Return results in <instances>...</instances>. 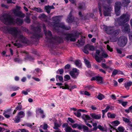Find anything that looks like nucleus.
<instances>
[{"label": "nucleus", "mask_w": 132, "mask_h": 132, "mask_svg": "<svg viewBox=\"0 0 132 132\" xmlns=\"http://www.w3.org/2000/svg\"><path fill=\"white\" fill-rule=\"evenodd\" d=\"M62 16H56L52 18V20L55 22H58L61 20Z\"/></svg>", "instance_id": "nucleus-23"}, {"label": "nucleus", "mask_w": 132, "mask_h": 132, "mask_svg": "<svg viewBox=\"0 0 132 132\" xmlns=\"http://www.w3.org/2000/svg\"><path fill=\"white\" fill-rule=\"evenodd\" d=\"M96 55L95 56V60L98 62H100L103 59L102 58H100L98 56L100 53V51L97 50H96Z\"/></svg>", "instance_id": "nucleus-15"}, {"label": "nucleus", "mask_w": 132, "mask_h": 132, "mask_svg": "<svg viewBox=\"0 0 132 132\" xmlns=\"http://www.w3.org/2000/svg\"><path fill=\"white\" fill-rule=\"evenodd\" d=\"M88 49L87 47V45H86L84 47L83 51L84 53L86 54H88L89 53V52L88 51Z\"/></svg>", "instance_id": "nucleus-40"}, {"label": "nucleus", "mask_w": 132, "mask_h": 132, "mask_svg": "<svg viewBox=\"0 0 132 132\" xmlns=\"http://www.w3.org/2000/svg\"><path fill=\"white\" fill-rule=\"evenodd\" d=\"M36 117H38L39 114L41 115H42V118H44L45 117V115L44 114L43 111L40 108H37L36 110Z\"/></svg>", "instance_id": "nucleus-17"}, {"label": "nucleus", "mask_w": 132, "mask_h": 132, "mask_svg": "<svg viewBox=\"0 0 132 132\" xmlns=\"http://www.w3.org/2000/svg\"><path fill=\"white\" fill-rule=\"evenodd\" d=\"M107 48L108 50L110 52H112V49L108 45H107Z\"/></svg>", "instance_id": "nucleus-64"}, {"label": "nucleus", "mask_w": 132, "mask_h": 132, "mask_svg": "<svg viewBox=\"0 0 132 132\" xmlns=\"http://www.w3.org/2000/svg\"><path fill=\"white\" fill-rule=\"evenodd\" d=\"M43 30L45 35L46 36V39L47 40L51 43L54 42H57L60 43L62 41L61 38H59L57 37L53 38L52 37V32L50 31H47L46 30L45 26L43 24Z\"/></svg>", "instance_id": "nucleus-3"}, {"label": "nucleus", "mask_w": 132, "mask_h": 132, "mask_svg": "<svg viewBox=\"0 0 132 132\" xmlns=\"http://www.w3.org/2000/svg\"><path fill=\"white\" fill-rule=\"evenodd\" d=\"M56 80L57 81H58V79L60 81H63V77L61 76L58 75H57L56 76Z\"/></svg>", "instance_id": "nucleus-36"}, {"label": "nucleus", "mask_w": 132, "mask_h": 132, "mask_svg": "<svg viewBox=\"0 0 132 132\" xmlns=\"http://www.w3.org/2000/svg\"><path fill=\"white\" fill-rule=\"evenodd\" d=\"M63 128H65V130L66 132H72L73 130L68 126L67 123H65L62 125Z\"/></svg>", "instance_id": "nucleus-14"}, {"label": "nucleus", "mask_w": 132, "mask_h": 132, "mask_svg": "<svg viewBox=\"0 0 132 132\" xmlns=\"http://www.w3.org/2000/svg\"><path fill=\"white\" fill-rule=\"evenodd\" d=\"M32 78L37 81L39 82L40 81L39 79L38 78H35L34 77H32Z\"/></svg>", "instance_id": "nucleus-63"}, {"label": "nucleus", "mask_w": 132, "mask_h": 132, "mask_svg": "<svg viewBox=\"0 0 132 132\" xmlns=\"http://www.w3.org/2000/svg\"><path fill=\"white\" fill-rule=\"evenodd\" d=\"M123 73L122 72L118 70H114L113 71L112 73V76H115L117 74H123Z\"/></svg>", "instance_id": "nucleus-24"}, {"label": "nucleus", "mask_w": 132, "mask_h": 132, "mask_svg": "<svg viewBox=\"0 0 132 132\" xmlns=\"http://www.w3.org/2000/svg\"><path fill=\"white\" fill-rule=\"evenodd\" d=\"M80 126H81V129L82 128L84 130H87L88 129V127L86 126L82 125H80Z\"/></svg>", "instance_id": "nucleus-54"}, {"label": "nucleus", "mask_w": 132, "mask_h": 132, "mask_svg": "<svg viewBox=\"0 0 132 132\" xmlns=\"http://www.w3.org/2000/svg\"><path fill=\"white\" fill-rule=\"evenodd\" d=\"M75 63L76 65L78 67H80L82 65L80 61L77 60L76 61Z\"/></svg>", "instance_id": "nucleus-30"}, {"label": "nucleus", "mask_w": 132, "mask_h": 132, "mask_svg": "<svg viewBox=\"0 0 132 132\" xmlns=\"http://www.w3.org/2000/svg\"><path fill=\"white\" fill-rule=\"evenodd\" d=\"M91 80H96L97 82L100 83H102L103 82V78L102 77L100 76H95L92 77L91 79Z\"/></svg>", "instance_id": "nucleus-13"}, {"label": "nucleus", "mask_w": 132, "mask_h": 132, "mask_svg": "<svg viewBox=\"0 0 132 132\" xmlns=\"http://www.w3.org/2000/svg\"><path fill=\"white\" fill-rule=\"evenodd\" d=\"M132 84V82H129L125 84V86L127 89L128 90L129 89V87Z\"/></svg>", "instance_id": "nucleus-26"}, {"label": "nucleus", "mask_w": 132, "mask_h": 132, "mask_svg": "<svg viewBox=\"0 0 132 132\" xmlns=\"http://www.w3.org/2000/svg\"><path fill=\"white\" fill-rule=\"evenodd\" d=\"M107 116L109 118L112 119L115 117L116 115L114 114H112L110 112H108L107 113Z\"/></svg>", "instance_id": "nucleus-29"}, {"label": "nucleus", "mask_w": 132, "mask_h": 132, "mask_svg": "<svg viewBox=\"0 0 132 132\" xmlns=\"http://www.w3.org/2000/svg\"><path fill=\"white\" fill-rule=\"evenodd\" d=\"M120 124V122L117 120L114 121L111 123V124L113 126H117Z\"/></svg>", "instance_id": "nucleus-38"}, {"label": "nucleus", "mask_w": 132, "mask_h": 132, "mask_svg": "<svg viewBox=\"0 0 132 132\" xmlns=\"http://www.w3.org/2000/svg\"><path fill=\"white\" fill-rule=\"evenodd\" d=\"M121 6V3L120 2L116 3L115 5V12L117 16L119 15L120 14V9Z\"/></svg>", "instance_id": "nucleus-11"}, {"label": "nucleus", "mask_w": 132, "mask_h": 132, "mask_svg": "<svg viewBox=\"0 0 132 132\" xmlns=\"http://www.w3.org/2000/svg\"><path fill=\"white\" fill-rule=\"evenodd\" d=\"M84 61L85 64L88 68L91 67V65L89 61L86 59H84Z\"/></svg>", "instance_id": "nucleus-33"}, {"label": "nucleus", "mask_w": 132, "mask_h": 132, "mask_svg": "<svg viewBox=\"0 0 132 132\" xmlns=\"http://www.w3.org/2000/svg\"><path fill=\"white\" fill-rule=\"evenodd\" d=\"M84 40L83 38H81L80 39L78 40V43L80 45H83L84 43Z\"/></svg>", "instance_id": "nucleus-44"}, {"label": "nucleus", "mask_w": 132, "mask_h": 132, "mask_svg": "<svg viewBox=\"0 0 132 132\" xmlns=\"http://www.w3.org/2000/svg\"><path fill=\"white\" fill-rule=\"evenodd\" d=\"M0 19L5 24H13L15 23L20 25L23 23V19L20 18H17L16 22L12 18L11 16L7 14H4L0 17Z\"/></svg>", "instance_id": "nucleus-1"}, {"label": "nucleus", "mask_w": 132, "mask_h": 132, "mask_svg": "<svg viewBox=\"0 0 132 132\" xmlns=\"http://www.w3.org/2000/svg\"><path fill=\"white\" fill-rule=\"evenodd\" d=\"M118 129L120 132H123L125 130V128L123 127L120 126L118 128Z\"/></svg>", "instance_id": "nucleus-45"}, {"label": "nucleus", "mask_w": 132, "mask_h": 132, "mask_svg": "<svg viewBox=\"0 0 132 132\" xmlns=\"http://www.w3.org/2000/svg\"><path fill=\"white\" fill-rule=\"evenodd\" d=\"M76 87H77L76 86V85H74L72 86H71V87H70L68 86L69 88L67 89H69L70 90H71L73 89L74 88H76Z\"/></svg>", "instance_id": "nucleus-58"}, {"label": "nucleus", "mask_w": 132, "mask_h": 132, "mask_svg": "<svg viewBox=\"0 0 132 132\" xmlns=\"http://www.w3.org/2000/svg\"><path fill=\"white\" fill-rule=\"evenodd\" d=\"M123 120L126 122L130 123L131 122L130 121L129 119L123 117Z\"/></svg>", "instance_id": "nucleus-47"}, {"label": "nucleus", "mask_w": 132, "mask_h": 132, "mask_svg": "<svg viewBox=\"0 0 132 132\" xmlns=\"http://www.w3.org/2000/svg\"><path fill=\"white\" fill-rule=\"evenodd\" d=\"M72 127L74 128H76L79 129H81L80 125H79L78 124L75 123L72 125Z\"/></svg>", "instance_id": "nucleus-31"}, {"label": "nucleus", "mask_w": 132, "mask_h": 132, "mask_svg": "<svg viewBox=\"0 0 132 132\" xmlns=\"http://www.w3.org/2000/svg\"><path fill=\"white\" fill-rule=\"evenodd\" d=\"M97 98L100 100H102L104 98V96L103 95L100 94L97 96Z\"/></svg>", "instance_id": "nucleus-42"}, {"label": "nucleus", "mask_w": 132, "mask_h": 132, "mask_svg": "<svg viewBox=\"0 0 132 132\" xmlns=\"http://www.w3.org/2000/svg\"><path fill=\"white\" fill-rule=\"evenodd\" d=\"M43 127V129L44 130H46L47 129L48 127V125L46 123H44L43 126L42 125H41L40 126V127Z\"/></svg>", "instance_id": "nucleus-49"}, {"label": "nucleus", "mask_w": 132, "mask_h": 132, "mask_svg": "<svg viewBox=\"0 0 132 132\" xmlns=\"http://www.w3.org/2000/svg\"><path fill=\"white\" fill-rule=\"evenodd\" d=\"M82 118L84 119L85 123H86V121L89 120L90 117L88 115L84 114L82 116Z\"/></svg>", "instance_id": "nucleus-28"}, {"label": "nucleus", "mask_w": 132, "mask_h": 132, "mask_svg": "<svg viewBox=\"0 0 132 132\" xmlns=\"http://www.w3.org/2000/svg\"><path fill=\"white\" fill-rule=\"evenodd\" d=\"M102 56L104 58H106L108 56V55L106 53L103 52L102 53Z\"/></svg>", "instance_id": "nucleus-57"}, {"label": "nucleus", "mask_w": 132, "mask_h": 132, "mask_svg": "<svg viewBox=\"0 0 132 132\" xmlns=\"http://www.w3.org/2000/svg\"><path fill=\"white\" fill-rule=\"evenodd\" d=\"M90 115L94 119L99 120L101 118V114L92 113L90 114Z\"/></svg>", "instance_id": "nucleus-18"}, {"label": "nucleus", "mask_w": 132, "mask_h": 132, "mask_svg": "<svg viewBox=\"0 0 132 132\" xmlns=\"http://www.w3.org/2000/svg\"><path fill=\"white\" fill-rule=\"evenodd\" d=\"M38 18L43 21H47V17L44 14H42L39 15Z\"/></svg>", "instance_id": "nucleus-22"}, {"label": "nucleus", "mask_w": 132, "mask_h": 132, "mask_svg": "<svg viewBox=\"0 0 132 132\" xmlns=\"http://www.w3.org/2000/svg\"><path fill=\"white\" fill-rule=\"evenodd\" d=\"M74 20V18L72 16V11H71L67 18L66 21L68 23H70L73 22Z\"/></svg>", "instance_id": "nucleus-16"}, {"label": "nucleus", "mask_w": 132, "mask_h": 132, "mask_svg": "<svg viewBox=\"0 0 132 132\" xmlns=\"http://www.w3.org/2000/svg\"><path fill=\"white\" fill-rule=\"evenodd\" d=\"M94 15L92 14H87L86 15L87 17H86V19H88L90 17L93 18H94Z\"/></svg>", "instance_id": "nucleus-50"}, {"label": "nucleus", "mask_w": 132, "mask_h": 132, "mask_svg": "<svg viewBox=\"0 0 132 132\" xmlns=\"http://www.w3.org/2000/svg\"><path fill=\"white\" fill-rule=\"evenodd\" d=\"M54 9L55 8L53 5L50 6L48 5L45 6V9L46 12L48 14L50 13L51 9Z\"/></svg>", "instance_id": "nucleus-20"}, {"label": "nucleus", "mask_w": 132, "mask_h": 132, "mask_svg": "<svg viewBox=\"0 0 132 132\" xmlns=\"http://www.w3.org/2000/svg\"><path fill=\"white\" fill-rule=\"evenodd\" d=\"M21 132H29V131L25 129H19Z\"/></svg>", "instance_id": "nucleus-61"}, {"label": "nucleus", "mask_w": 132, "mask_h": 132, "mask_svg": "<svg viewBox=\"0 0 132 132\" xmlns=\"http://www.w3.org/2000/svg\"><path fill=\"white\" fill-rule=\"evenodd\" d=\"M127 42V37L124 36H121L119 37L118 40V43L119 46L121 47L124 46Z\"/></svg>", "instance_id": "nucleus-8"}, {"label": "nucleus", "mask_w": 132, "mask_h": 132, "mask_svg": "<svg viewBox=\"0 0 132 132\" xmlns=\"http://www.w3.org/2000/svg\"><path fill=\"white\" fill-rule=\"evenodd\" d=\"M110 108V107L109 106H108L106 107V108L105 110H104V111L105 112H106L108 110H109Z\"/></svg>", "instance_id": "nucleus-56"}, {"label": "nucleus", "mask_w": 132, "mask_h": 132, "mask_svg": "<svg viewBox=\"0 0 132 132\" xmlns=\"http://www.w3.org/2000/svg\"><path fill=\"white\" fill-rule=\"evenodd\" d=\"M130 15L128 13H126L125 14H123L116 21L117 23H118L120 24V22L121 23H125L128 21L130 19Z\"/></svg>", "instance_id": "nucleus-6"}, {"label": "nucleus", "mask_w": 132, "mask_h": 132, "mask_svg": "<svg viewBox=\"0 0 132 132\" xmlns=\"http://www.w3.org/2000/svg\"><path fill=\"white\" fill-rule=\"evenodd\" d=\"M60 88H62L63 89H66L69 88L68 85L66 83H65L64 84L63 86H60Z\"/></svg>", "instance_id": "nucleus-39"}, {"label": "nucleus", "mask_w": 132, "mask_h": 132, "mask_svg": "<svg viewBox=\"0 0 132 132\" xmlns=\"http://www.w3.org/2000/svg\"><path fill=\"white\" fill-rule=\"evenodd\" d=\"M103 30L105 31L106 33L113 36L117 35L120 31L119 30H114L113 27H107L105 25H103Z\"/></svg>", "instance_id": "nucleus-5"}, {"label": "nucleus", "mask_w": 132, "mask_h": 132, "mask_svg": "<svg viewBox=\"0 0 132 132\" xmlns=\"http://www.w3.org/2000/svg\"><path fill=\"white\" fill-rule=\"evenodd\" d=\"M97 128L99 129L102 131H106L107 129L106 127H103L100 125H99L97 126Z\"/></svg>", "instance_id": "nucleus-32"}, {"label": "nucleus", "mask_w": 132, "mask_h": 132, "mask_svg": "<svg viewBox=\"0 0 132 132\" xmlns=\"http://www.w3.org/2000/svg\"><path fill=\"white\" fill-rule=\"evenodd\" d=\"M8 111H6L4 113H3V114L4 116L6 118H9L10 117V116L9 114H8L7 112Z\"/></svg>", "instance_id": "nucleus-52"}, {"label": "nucleus", "mask_w": 132, "mask_h": 132, "mask_svg": "<svg viewBox=\"0 0 132 132\" xmlns=\"http://www.w3.org/2000/svg\"><path fill=\"white\" fill-rule=\"evenodd\" d=\"M20 6H16V9H13L12 10V12L15 15L23 18L24 17L25 15L21 12L18 11L20 10Z\"/></svg>", "instance_id": "nucleus-9"}, {"label": "nucleus", "mask_w": 132, "mask_h": 132, "mask_svg": "<svg viewBox=\"0 0 132 132\" xmlns=\"http://www.w3.org/2000/svg\"><path fill=\"white\" fill-rule=\"evenodd\" d=\"M80 112V111H79V110H78L76 112H74V113L77 117H79L81 115V113Z\"/></svg>", "instance_id": "nucleus-46"}, {"label": "nucleus", "mask_w": 132, "mask_h": 132, "mask_svg": "<svg viewBox=\"0 0 132 132\" xmlns=\"http://www.w3.org/2000/svg\"><path fill=\"white\" fill-rule=\"evenodd\" d=\"M17 115L21 118H22L24 117L25 116V113L23 111H20L18 112Z\"/></svg>", "instance_id": "nucleus-25"}, {"label": "nucleus", "mask_w": 132, "mask_h": 132, "mask_svg": "<svg viewBox=\"0 0 132 132\" xmlns=\"http://www.w3.org/2000/svg\"><path fill=\"white\" fill-rule=\"evenodd\" d=\"M11 89L13 91H15L19 90V88L16 86H13L11 88Z\"/></svg>", "instance_id": "nucleus-53"}, {"label": "nucleus", "mask_w": 132, "mask_h": 132, "mask_svg": "<svg viewBox=\"0 0 132 132\" xmlns=\"http://www.w3.org/2000/svg\"><path fill=\"white\" fill-rule=\"evenodd\" d=\"M122 29L124 31L128 32L130 31L129 26L127 23H126L122 27Z\"/></svg>", "instance_id": "nucleus-19"}, {"label": "nucleus", "mask_w": 132, "mask_h": 132, "mask_svg": "<svg viewBox=\"0 0 132 132\" xmlns=\"http://www.w3.org/2000/svg\"><path fill=\"white\" fill-rule=\"evenodd\" d=\"M80 34L78 32H76L73 34H67L65 35L66 38L68 40H70L71 41H75L76 39L79 36Z\"/></svg>", "instance_id": "nucleus-7"}, {"label": "nucleus", "mask_w": 132, "mask_h": 132, "mask_svg": "<svg viewBox=\"0 0 132 132\" xmlns=\"http://www.w3.org/2000/svg\"><path fill=\"white\" fill-rule=\"evenodd\" d=\"M98 5L99 13L101 16L102 15V8L103 9L104 14L105 16L110 15V12L112 11V9L110 5H107L105 4H98Z\"/></svg>", "instance_id": "nucleus-4"}, {"label": "nucleus", "mask_w": 132, "mask_h": 132, "mask_svg": "<svg viewBox=\"0 0 132 132\" xmlns=\"http://www.w3.org/2000/svg\"><path fill=\"white\" fill-rule=\"evenodd\" d=\"M87 47H88V50L91 51H93L95 50V47L93 45H87Z\"/></svg>", "instance_id": "nucleus-37"}, {"label": "nucleus", "mask_w": 132, "mask_h": 132, "mask_svg": "<svg viewBox=\"0 0 132 132\" xmlns=\"http://www.w3.org/2000/svg\"><path fill=\"white\" fill-rule=\"evenodd\" d=\"M85 88L86 90H89L92 88V87L91 86L89 85L85 87Z\"/></svg>", "instance_id": "nucleus-62"}, {"label": "nucleus", "mask_w": 132, "mask_h": 132, "mask_svg": "<svg viewBox=\"0 0 132 132\" xmlns=\"http://www.w3.org/2000/svg\"><path fill=\"white\" fill-rule=\"evenodd\" d=\"M21 118L17 115L15 118L13 119L14 122L16 123H18L20 122L21 120Z\"/></svg>", "instance_id": "nucleus-27"}, {"label": "nucleus", "mask_w": 132, "mask_h": 132, "mask_svg": "<svg viewBox=\"0 0 132 132\" xmlns=\"http://www.w3.org/2000/svg\"><path fill=\"white\" fill-rule=\"evenodd\" d=\"M79 70L76 68H73L72 71L70 72V74L72 78H75L78 75L79 73Z\"/></svg>", "instance_id": "nucleus-12"}, {"label": "nucleus", "mask_w": 132, "mask_h": 132, "mask_svg": "<svg viewBox=\"0 0 132 132\" xmlns=\"http://www.w3.org/2000/svg\"><path fill=\"white\" fill-rule=\"evenodd\" d=\"M101 67L104 69H110V67L107 66L105 63H102L101 64Z\"/></svg>", "instance_id": "nucleus-41"}, {"label": "nucleus", "mask_w": 132, "mask_h": 132, "mask_svg": "<svg viewBox=\"0 0 132 132\" xmlns=\"http://www.w3.org/2000/svg\"><path fill=\"white\" fill-rule=\"evenodd\" d=\"M14 61L16 62H19L22 61V60L19 58H15L14 59Z\"/></svg>", "instance_id": "nucleus-48"}, {"label": "nucleus", "mask_w": 132, "mask_h": 132, "mask_svg": "<svg viewBox=\"0 0 132 132\" xmlns=\"http://www.w3.org/2000/svg\"><path fill=\"white\" fill-rule=\"evenodd\" d=\"M53 27L54 29L55 30H57V29L60 28L67 30H69L70 28V27H67L65 26L63 23H54Z\"/></svg>", "instance_id": "nucleus-10"}, {"label": "nucleus", "mask_w": 132, "mask_h": 132, "mask_svg": "<svg viewBox=\"0 0 132 132\" xmlns=\"http://www.w3.org/2000/svg\"><path fill=\"white\" fill-rule=\"evenodd\" d=\"M34 123H32V125L30 123H27L26 124V125L29 127H30L31 128H32V125H34Z\"/></svg>", "instance_id": "nucleus-59"}, {"label": "nucleus", "mask_w": 132, "mask_h": 132, "mask_svg": "<svg viewBox=\"0 0 132 132\" xmlns=\"http://www.w3.org/2000/svg\"><path fill=\"white\" fill-rule=\"evenodd\" d=\"M32 10L39 13L43 12V10L39 8L34 7L32 8Z\"/></svg>", "instance_id": "nucleus-35"}, {"label": "nucleus", "mask_w": 132, "mask_h": 132, "mask_svg": "<svg viewBox=\"0 0 132 132\" xmlns=\"http://www.w3.org/2000/svg\"><path fill=\"white\" fill-rule=\"evenodd\" d=\"M25 22L27 23H29L30 20L28 16H26L25 19Z\"/></svg>", "instance_id": "nucleus-51"}, {"label": "nucleus", "mask_w": 132, "mask_h": 132, "mask_svg": "<svg viewBox=\"0 0 132 132\" xmlns=\"http://www.w3.org/2000/svg\"><path fill=\"white\" fill-rule=\"evenodd\" d=\"M54 126L53 127V128L55 129H58V128L61 125L55 122L54 123Z\"/></svg>", "instance_id": "nucleus-43"}, {"label": "nucleus", "mask_w": 132, "mask_h": 132, "mask_svg": "<svg viewBox=\"0 0 132 132\" xmlns=\"http://www.w3.org/2000/svg\"><path fill=\"white\" fill-rule=\"evenodd\" d=\"M86 8L85 5L84 3H80L78 4V9L79 10H82L85 9Z\"/></svg>", "instance_id": "nucleus-21"}, {"label": "nucleus", "mask_w": 132, "mask_h": 132, "mask_svg": "<svg viewBox=\"0 0 132 132\" xmlns=\"http://www.w3.org/2000/svg\"><path fill=\"white\" fill-rule=\"evenodd\" d=\"M22 108V106L21 105H20L18 106L15 108V109L17 110H21Z\"/></svg>", "instance_id": "nucleus-55"}, {"label": "nucleus", "mask_w": 132, "mask_h": 132, "mask_svg": "<svg viewBox=\"0 0 132 132\" xmlns=\"http://www.w3.org/2000/svg\"><path fill=\"white\" fill-rule=\"evenodd\" d=\"M64 78L66 79V80H68L70 79V76L68 75H66L64 76Z\"/></svg>", "instance_id": "nucleus-60"}, {"label": "nucleus", "mask_w": 132, "mask_h": 132, "mask_svg": "<svg viewBox=\"0 0 132 132\" xmlns=\"http://www.w3.org/2000/svg\"><path fill=\"white\" fill-rule=\"evenodd\" d=\"M8 32L13 36L15 38H17L18 40L23 43L24 42V39L23 36L21 35L18 30V29L15 27H9L7 29Z\"/></svg>", "instance_id": "nucleus-2"}, {"label": "nucleus", "mask_w": 132, "mask_h": 132, "mask_svg": "<svg viewBox=\"0 0 132 132\" xmlns=\"http://www.w3.org/2000/svg\"><path fill=\"white\" fill-rule=\"evenodd\" d=\"M123 2L122 3V5L124 7L126 6L128 3H130L129 0H123Z\"/></svg>", "instance_id": "nucleus-34"}]
</instances>
